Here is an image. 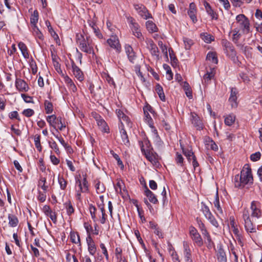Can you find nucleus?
Returning a JSON list of instances; mask_svg holds the SVG:
<instances>
[{
	"mask_svg": "<svg viewBox=\"0 0 262 262\" xmlns=\"http://www.w3.org/2000/svg\"><path fill=\"white\" fill-rule=\"evenodd\" d=\"M262 215L261 204L256 201L251 203L250 210L244 208L243 211V219L244 221L245 230L248 233H255L256 231V227L253 225L250 217L254 219H259Z\"/></svg>",
	"mask_w": 262,
	"mask_h": 262,
	"instance_id": "obj_1",
	"label": "nucleus"
},
{
	"mask_svg": "<svg viewBox=\"0 0 262 262\" xmlns=\"http://www.w3.org/2000/svg\"><path fill=\"white\" fill-rule=\"evenodd\" d=\"M253 181L251 169L247 164L243 167L240 175H235L233 180L235 187L241 188L244 187L248 184H252Z\"/></svg>",
	"mask_w": 262,
	"mask_h": 262,
	"instance_id": "obj_2",
	"label": "nucleus"
},
{
	"mask_svg": "<svg viewBox=\"0 0 262 262\" xmlns=\"http://www.w3.org/2000/svg\"><path fill=\"white\" fill-rule=\"evenodd\" d=\"M81 38H78L77 42L79 43V49L83 52L87 54H94V50L91 45L90 39L87 37L85 39L82 35H80Z\"/></svg>",
	"mask_w": 262,
	"mask_h": 262,
	"instance_id": "obj_3",
	"label": "nucleus"
},
{
	"mask_svg": "<svg viewBox=\"0 0 262 262\" xmlns=\"http://www.w3.org/2000/svg\"><path fill=\"white\" fill-rule=\"evenodd\" d=\"M141 150L142 154L145 156L146 158L154 166H158L159 162L158 161V155L155 152L149 149H145L144 147L143 143L140 144Z\"/></svg>",
	"mask_w": 262,
	"mask_h": 262,
	"instance_id": "obj_4",
	"label": "nucleus"
},
{
	"mask_svg": "<svg viewBox=\"0 0 262 262\" xmlns=\"http://www.w3.org/2000/svg\"><path fill=\"white\" fill-rule=\"evenodd\" d=\"M127 20L134 35L139 40H142L143 39V37L140 29L139 25L132 17H128Z\"/></svg>",
	"mask_w": 262,
	"mask_h": 262,
	"instance_id": "obj_5",
	"label": "nucleus"
},
{
	"mask_svg": "<svg viewBox=\"0 0 262 262\" xmlns=\"http://www.w3.org/2000/svg\"><path fill=\"white\" fill-rule=\"evenodd\" d=\"M134 8L138 14L143 19L152 18V16L146 7L142 4H134Z\"/></svg>",
	"mask_w": 262,
	"mask_h": 262,
	"instance_id": "obj_6",
	"label": "nucleus"
},
{
	"mask_svg": "<svg viewBox=\"0 0 262 262\" xmlns=\"http://www.w3.org/2000/svg\"><path fill=\"white\" fill-rule=\"evenodd\" d=\"M222 45L227 55L231 58H234L236 55V52L232 44L227 39H223Z\"/></svg>",
	"mask_w": 262,
	"mask_h": 262,
	"instance_id": "obj_7",
	"label": "nucleus"
},
{
	"mask_svg": "<svg viewBox=\"0 0 262 262\" xmlns=\"http://www.w3.org/2000/svg\"><path fill=\"white\" fill-rule=\"evenodd\" d=\"M236 20L239 24L244 32L249 33L250 31V23L248 18L244 14H239L236 16Z\"/></svg>",
	"mask_w": 262,
	"mask_h": 262,
	"instance_id": "obj_8",
	"label": "nucleus"
},
{
	"mask_svg": "<svg viewBox=\"0 0 262 262\" xmlns=\"http://www.w3.org/2000/svg\"><path fill=\"white\" fill-rule=\"evenodd\" d=\"M107 43L109 46L114 49L117 53L121 52V46L117 36L112 35L110 38L107 40Z\"/></svg>",
	"mask_w": 262,
	"mask_h": 262,
	"instance_id": "obj_9",
	"label": "nucleus"
},
{
	"mask_svg": "<svg viewBox=\"0 0 262 262\" xmlns=\"http://www.w3.org/2000/svg\"><path fill=\"white\" fill-rule=\"evenodd\" d=\"M182 151L183 154L187 158L188 161L190 162L192 161V164L194 169L199 166V164L196 160V158L191 149L189 150L182 148Z\"/></svg>",
	"mask_w": 262,
	"mask_h": 262,
	"instance_id": "obj_10",
	"label": "nucleus"
},
{
	"mask_svg": "<svg viewBox=\"0 0 262 262\" xmlns=\"http://www.w3.org/2000/svg\"><path fill=\"white\" fill-rule=\"evenodd\" d=\"M191 121L197 130H202L204 124L200 117L195 113H191Z\"/></svg>",
	"mask_w": 262,
	"mask_h": 262,
	"instance_id": "obj_11",
	"label": "nucleus"
},
{
	"mask_svg": "<svg viewBox=\"0 0 262 262\" xmlns=\"http://www.w3.org/2000/svg\"><path fill=\"white\" fill-rule=\"evenodd\" d=\"M15 84L16 89L20 92H27L29 90L27 83L21 79L16 78Z\"/></svg>",
	"mask_w": 262,
	"mask_h": 262,
	"instance_id": "obj_12",
	"label": "nucleus"
},
{
	"mask_svg": "<svg viewBox=\"0 0 262 262\" xmlns=\"http://www.w3.org/2000/svg\"><path fill=\"white\" fill-rule=\"evenodd\" d=\"M238 92L236 88H230V95L228 101L231 103L232 107H236L237 106V94Z\"/></svg>",
	"mask_w": 262,
	"mask_h": 262,
	"instance_id": "obj_13",
	"label": "nucleus"
},
{
	"mask_svg": "<svg viewBox=\"0 0 262 262\" xmlns=\"http://www.w3.org/2000/svg\"><path fill=\"white\" fill-rule=\"evenodd\" d=\"M72 72L75 77L80 81H82L84 79V75L81 69L77 67L74 61L72 60Z\"/></svg>",
	"mask_w": 262,
	"mask_h": 262,
	"instance_id": "obj_14",
	"label": "nucleus"
},
{
	"mask_svg": "<svg viewBox=\"0 0 262 262\" xmlns=\"http://www.w3.org/2000/svg\"><path fill=\"white\" fill-rule=\"evenodd\" d=\"M196 13L197 9L195 4L194 3H191L189 4V8L187 11V14L193 23H195L198 21Z\"/></svg>",
	"mask_w": 262,
	"mask_h": 262,
	"instance_id": "obj_15",
	"label": "nucleus"
},
{
	"mask_svg": "<svg viewBox=\"0 0 262 262\" xmlns=\"http://www.w3.org/2000/svg\"><path fill=\"white\" fill-rule=\"evenodd\" d=\"M76 183L78 185L79 188L80 189V192L89 193V184L85 176L83 178L82 181L79 179L77 180Z\"/></svg>",
	"mask_w": 262,
	"mask_h": 262,
	"instance_id": "obj_16",
	"label": "nucleus"
},
{
	"mask_svg": "<svg viewBox=\"0 0 262 262\" xmlns=\"http://www.w3.org/2000/svg\"><path fill=\"white\" fill-rule=\"evenodd\" d=\"M125 51L129 61L132 63H134L136 56L131 46L129 45H126L125 46Z\"/></svg>",
	"mask_w": 262,
	"mask_h": 262,
	"instance_id": "obj_17",
	"label": "nucleus"
},
{
	"mask_svg": "<svg viewBox=\"0 0 262 262\" xmlns=\"http://www.w3.org/2000/svg\"><path fill=\"white\" fill-rule=\"evenodd\" d=\"M204 6L207 13L210 16L211 19L217 20L218 19V14L212 9L210 4L206 1H204Z\"/></svg>",
	"mask_w": 262,
	"mask_h": 262,
	"instance_id": "obj_18",
	"label": "nucleus"
},
{
	"mask_svg": "<svg viewBox=\"0 0 262 262\" xmlns=\"http://www.w3.org/2000/svg\"><path fill=\"white\" fill-rule=\"evenodd\" d=\"M183 247L184 249V255L185 261L186 262H193L191 259V253L189 244L186 242H184Z\"/></svg>",
	"mask_w": 262,
	"mask_h": 262,
	"instance_id": "obj_19",
	"label": "nucleus"
},
{
	"mask_svg": "<svg viewBox=\"0 0 262 262\" xmlns=\"http://www.w3.org/2000/svg\"><path fill=\"white\" fill-rule=\"evenodd\" d=\"M144 194L148 198L150 202L153 204H157L158 202L155 194L150 191L146 185H145Z\"/></svg>",
	"mask_w": 262,
	"mask_h": 262,
	"instance_id": "obj_20",
	"label": "nucleus"
},
{
	"mask_svg": "<svg viewBox=\"0 0 262 262\" xmlns=\"http://www.w3.org/2000/svg\"><path fill=\"white\" fill-rule=\"evenodd\" d=\"M214 74L213 69H211L209 71H207V73L203 76V84L206 85H208L210 83L211 80L214 78Z\"/></svg>",
	"mask_w": 262,
	"mask_h": 262,
	"instance_id": "obj_21",
	"label": "nucleus"
},
{
	"mask_svg": "<svg viewBox=\"0 0 262 262\" xmlns=\"http://www.w3.org/2000/svg\"><path fill=\"white\" fill-rule=\"evenodd\" d=\"M96 119L97 122V124L100 127V129L104 133H108L109 127L104 120L102 119L100 116L96 117Z\"/></svg>",
	"mask_w": 262,
	"mask_h": 262,
	"instance_id": "obj_22",
	"label": "nucleus"
},
{
	"mask_svg": "<svg viewBox=\"0 0 262 262\" xmlns=\"http://www.w3.org/2000/svg\"><path fill=\"white\" fill-rule=\"evenodd\" d=\"M148 48L152 56H155L156 60H159L160 57L159 54V49L152 41L150 42Z\"/></svg>",
	"mask_w": 262,
	"mask_h": 262,
	"instance_id": "obj_23",
	"label": "nucleus"
},
{
	"mask_svg": "<svg viewBox=\"0 0 262 262\" xmlns=\"http://www.w3.org/2000/svg\"><path fill=\"white\" fill-rule=\"evenodd\" d=\"M120 132L123 143L127 147L129 146L130 142L128 139V137L126 130L124 128L123 125H122V127L120 129Z\"/></svg>",
	"mask_w": 262,
	"mask_h": 262,
	"instance_id": "obj_24",
	"label": "nucleus"
},
{
	"mask_svg": "<svg viewBox=\"0 0 262 262\" xmlns=\"http://www.w3.org/2000/svg\"><path fill=\"white\" fill-rule=\"evenodd\" d=\"M64 80L70 91L75 93L77 91V88L73 80L68 76H66L64 78Z\"/></svg>",
	"mask_w": 262,
	"mask_h": 262,
	"instance_id": "obj_25",
	"label": "nucleus"
},
{
	"mask_svg": "<svg viewBox=\"0 0 262 262\" xmlns=\"http://www.w3.org/2000/svg\"><path fill=\"white\" fill-rule=\"evenodd\" d=\"M57 119L58 117H57L55 115L48 116L46 117L47 121L49 124V125L55 129H56Z\"/></svg>",
	"mask_w": 262,
	"mask_h": 262,
	"instance_id": "obj_26",
	"label": "nucleus"
},
{
	"mask_svg": "<svg viewBox=\"0 0 262 262\" xmlns=\"http://www.w3.org/2000/svg\"><path fill=\"white\" fill-rule=\"evenodd\" d=\"M18 46L23 57L25 59H28L29 58V54L26 45L24 42H20L18 43Z\"/></svg>",
	"mask_w": 262,
	"mask_h": 262,
	"instance_id": "obj_27",
	"label": "nucleus"
},
{
	"mask_svg": "<svg viewBox=\"0 0 262 262\" xmlns=\"http://www.w3.org/2000/svg\"><path fill=\"white\" fill-rule=\"evenodd\" d=\"M224 122L227 126H231L235 122V115L233 114H230L227 116H224Z\"/></svg>",
	"mask_w": 262,
	"mask_h": 262,
	"instance_id": "obj_28",
	"label": "nucleus"
},
{
	"mask_svg": "<svg viewBox=\"0 0 262 262\" xmlns=\"http://www.w3.org/2000/svg\"><path fill=\"white\" fill-rule=\"evenodd\" d=\"M216 256L219 262H227L226 253L222 248L219 249Z\"/></svg>",
	"mask_w": 262,
	"mask_h": 262,
	"instance_id": "obj_29",
	"label": "nucleus"
},
{
	"mask_svg": "<svg viewBox=\"0 0 262 262\" xmlns=\"http://www.w3.org/2000/svg\"><path fill=\"white\" fill-rule=\"evenodd\" d=\"M194 243L198 246L201 247L203 245V239L199 233L190 236Z\"/></svg>",
	"mask_w": 262,
	"mask_h": 262,
	"instance_id": "obj_30",
	"label": "nucleus"
},
{
	"mask_svg": "<svg viewBox=\"0 0 262 262\" xmlns=\"http://www.w3.org/2000/svg\"><path fill=\"white\" fill-rule=\"evenodd\" d=\"M146 27L150 33L156 32L158 31V28L156 24L151 20H148L146 22Z\"/></svg>",
	"mask_w": 262,
	"mask_h": 262,
	"instance_id": "obj_31",
	"label": "nucleus"
},
{
	"mask_svg": "<svg viewBox=\"0 0 262 262\" xmlns=\"http://www.w3.org/2000/svg\"><path fill=\"white\" fill-rule=\"evenodd\" d=\"M63 205L66 209L67 213L69 216H71L74 213L75 210L70 201L64 203Z\"/></svg>",
	"mask_w": 262,
	"mask_h": 262,
	"instance_id": "obj_32",
	"label": "nucleus"
},
{
	"mask_svg": "<svg viewBox=\"0 0 262 262\" xmlns=\"http://www.w3.org/2000/svg\"><path fill=\"white\" fill-rule=\"evenodd\" d=\"M70 239L72 243L79 244V246H81L80 236L77 232H71Z\"/></svg>",
	"mask_w": 262,
	"mask_h": 262,
	"instance_id": "obj_33",
	"label": "nucleus"
},
{
	"mask_svg": "<svg viewBox=\"0 0 262 262\" xmlns=\"http://www.w3.org/2000/svg\"><path fill=\"white\" fill-rule=\"evenodd\" d=\"M9 225L12 227H16L18 223V220L17 217L14 214H9L8 215Z\"/></svg>",
	"mask_w": 262,
	"mask_h": 262,
	"instance_id": "obj_34",
	"label": "nucleus"
},
{
	"mask_svg": "<svg viewBox=\"0 0 262 262\" xmlns=\"http://www.w3.org/2000/svg\"><path fill=\"white\" fill-rule=\"evenodd\" d=\"M39 18V13L37 10L33 11L30 17V23L32 26H36Z\"/></svg>",
	"mask_w": 262,
	"mask_h": 262,
	"instance_id": "obj_35",
	"label": "nucleus"
},
{
	"mask_svg": "<svg viewBox=\"0 0 262 262\" xmlns=\"http://www.w3.org/2000/svg\"><path fill=\"white\" fill-rule=\"evenodd\" d=\"M144 115H145V120L146 122L148 124L150 128L154 129V133H156V134H158L157 130L155 128V127L154 126L153 120H152L151 117H150V115L149 114V113H147L146 114H144Z\"/></svg>",
	"mask_w": 262,
	"mask_h": 262,
	"instance_id": "obj_36",
	"label": "nucleus"
},
{
	"mask_svg": "<svg viewBox=\"0 0 262 262\" xmlns=\"http://www.w3.org/2000/svg\"><path fill=\"white\" fill-rule=\"evenodd\" d=\"M45 110L46 114H51L53 111V105L51 102L46 100L44 102Z\"/></svg>",
	"mask_w": 262,
	"mask_h": 262,
	"instance_id": "obj_37",
	"label": "nucleus"
},
{
	"mask_svg": "<svg viewBox=\"0 0 262 262\" xmlns=\"http://www.w3.org/2000/svg\"><path fill=\"white\" fill-rule=\"evenodd\" d=\"M201 37L205 42L211 43L214 40V37L207 33H203L201 34Z\"/></svg>",
	"mask_w": 262,
	"mask_h": 262,
	"instance_id": "obj_38",
	"label": "nucleus"
},
{
	"mask_svg": "<svg viewBox=\"0 0 262 262\" xmlns=\"http://www.w3.org/2000/svg\"><path fill=\"white\" fill-rule=\"evenodd\" d=\"M156 91L158 94L160 99L164 101L165 100V96L164 93L163 88L159 84H157L156 86Z\"/></svg>",
	"mask_w": 262,
	"mask_h": 262,
	"instance_id": "obj_39",
	"label": "nucleus"
},
{
	"mask_svg": "<svg viewBox=\"0 0 262 262\" xmlns=\"http://www.w3.org/2000/svg\"><path fill=\"white\" fill-rule=\"evenodd\" d=\"M206 59L213 63H217L218 60L216 54L215 52H209L207 55Z\"/></svg>",
	"mask_w": 262,
	"mask_h": 262,
	"instance_id": "obj_40",
	"label": "nucleus"
},
{
	"mask_svg": "<svg viewBox=\"0 0 262 262\" xmlns=\"http://www.w3.org/2000/svg\"><path fill=\"white\" fill-rule=\"evenodd\" d=\"M183 89L185 91V94L187 97L189 99H191L192 98V91L189 84L187 82H184L183 84Z\"/></svg>",
	"mask_w": 262,
	"mask_h": 262,
	"instance_id": "obj_41",
	"label": "nucleus"
},
{
	"mask_svg": "<svg viewBox=\"0 0 262 262\" xmlns=\"http://www.w3.org/2000/svg\"><path fill=\"white\" fill-rule=\"evenodd\" d=\"M46 25L48 29V31L50 33L51 35L55 39H59L57 34L54 31L53 28L52 27L50 22L49 20H46Z\"/></svg>",
	"mask_w": 262,
	"mask_h": 262,
	"instance_id": "obj_42",
	"label": "nucleus"
},
{
	"mask_svg": "<svg viewBox=\"0 0 262 262\" xmlns=\"http://www.w3.org/2000/svg\"><path fill=\"white\" fill-rule=\"evenodd\" d=\"M205 217L210 222L212 226L216 228L219 227V223L211 212L209 213Z\"/></svg>",
	"mask_w": 262,
	"mask_h": 262,
	"instance_id": "obj_43",
	"label": "nucleus"
},
{
	"mask_svg": "<svg viewBox=\"0 0 262 262\" xmlns=\"http://www.w3.org/2000/svg\"><path fill=\"white\" fill-rule=\"evenodd\" d=\"M32 32L36 37L41 40L43 39V36L37 26H32Z\"/></svg>",
	"mask_w": 262,
	"mask_h": 262,
	"instance_id": "obj_44",
	"label": "nucleus"
},
{
	"mask_svg": "<svg viewBox=\"0 0 262 262\" xmlns=\"http://www.w3.org/2000/svg\"><path fill=\"white\" fill-rule=\"evenodd\" d=\"M34 144L36 149L40 152L42 150V146L40 144V136L36 135L34 136Z\"/></svg>",
	"mask_w": 262,
	"mask_h": 262,
	"instance_id": "obj_45",
	"label": "nucleus"
},
{
	"mask_svg": "<svg viewBox=\"0 0 262 262\" xmlns=\"http://www.w3.org/2000/svg\"><path fill=\"white\" fill-rule=\"evenodd\" d=\"M95 188L97 193H101L105 191V187L103 184L98 181L95 184Z\"/></svg>",
	"mask_w": 262,
	"mask_h": 262,
	"instance_id": "obj_46",
	"label": "nucleus"
},
{
	"mask_svg": "<svg viewBox=\"0 0 262 262\" xmlns=\"http://www.w3.org/2000/svg\"><path fill=\"white\" fill-rule=\"evenodd\" d=\"M183 41L186 50H189L191 48L192 45L193 44V41L192 39L186 37L183 38Z\"/></svg>",
	"mask_w": 262,
	"mask_h": 262,
	"instance_id": "obj_47",
	"label": "nucleus"
},
{
	"mask_svg": "<svg viewBox=\"0 0 262 262\" xmlns=\"http://www.w3.org/2000/svg\"><path fill=\"white\" fill-rule=\"evenodd\" d=\"M175 160H176V163L178 165H179L181 166H183L184 158L181 154H179L178 152L176 153Z\"/></svg>",
	"mask_w": 262,
	"mask_h": 262,
	"instance_id": "obj_48",
	"label": "nucleus"
},
{
	"mask_svg": "<svg viewBox=\"0 0 262 262\" xmlns=\"http://www.w3.org/2000/svg\"><path fill=\"white\" fill-rule=\"evenodd\" d=\"M58 183L61 190H65L67 186V181L62 177H58Z\"/></svg>",
	"mask_w": 262,
	"mask_h": 262,
	"instance_id": "obj_49",
	"label": "nucleus"
},
{
	"mask_svg": "<svg viewBox=\"0 0 262 262\" xmlns=\"http://www.w3.org/2000/svg\"><path fill=\"white\" fill-rule=\"evenodd\" d=\"M49 144L50 147L52 149H53L55 151V152H56V154H57V155L60 154V151L58 146L55 141H49Z\"/></svg>",
	"mask_w": 262,
	"mask_h": 262,
	"instance_id": "obj_50",
	"label": "nucleus"
},
{
	"mask_svg": "<svg viewBox=\"0 0 262 262\" xmlns=\"http://www.w3.org/2000/svg\"><path fill=\"white\" fill-rule=\"evenodd\" d=\"M213 203H214V207L217 209V211L220 213H223L222 209L220 205L219 198L217 193H216V194L215 200H214Z\"/></svg>",
	"mask_w": 262,
	"mask_h": 262,
	"instance_id": "obj_51",
	"label": "nucleus"
},
{
	"mask_svg": "<svg viewBox=\"0 0 262 262\" xmlns=\"http://www.w3.org/2000/svg\"><path fill=\"white\" fill-rule=\"evenodd\" d=\"M54 67L56 71L58 73H62V71L60 68V63L56 60V57L54 56L53 57V54L52 55Z\"/></svg>",
	"mask_w": 262,
	"mask_h": 262,
	"instance_id": "obj_52",
	"label": "nucleus"
},
{
	"mask_svg": "<svg viewBox=\"0 0 262 262\" xmlns=\"http://www.w3.org/2000/svg\"><path fill=\"white\" fill-rule=\"evenodd\" d=\"M158 45L160 47L162 53L165 55L166 58H168V53L167 47L164 45L162 41H158Z\"/></svg>",
	"mask_w": 262,
	"mask_h": 262,
	"instance_id": "obj_53",
	"label": "nucleus"
},
{
	"mask_svg": "<svg viewBox=\"0 0 262 262\" xmlns=\"http://www.w3.org/2000/svg\"><path fill=\"white\" fill-rule=\"evenodd\" d=\"M111 153L113 157L117 160V164L121 166V169H123L124 168V165L119 156L117 154L115 153L113 150H111Z\"/></svg>",
	"mask_w": 262,
	"mask_h": 262,
	"instance_id": "obj_54",
	"label": "nucleus"
},
{
	"mask_svg": "<svg viewBox=\"0 0 262 262\" xmlns=\"http://www.w3.org/2000/svg\"><path fill=\"white\" fill-rule=\"evenodd\" d=\"M201 211L203 212L205 216L211 213L209 207L204 203H201Z\"/></svg>",
	"mask_w": 262,
	"mask_h": 262,
	"instance_id": "obj_55",
	"label": "nucleus"
},
{
	"mask_svg": "<svg viewBox=\"0 0 262 262\" xmlns=\"http://www.w3.org/2000/svg\"><path fill=\"white\" fill-rule=\"evenodd\" d=\"M57 124L60 125V126H58V128L60 130H62L66 127L63 119L61 117H58Z\"/></svg>",
	"mask_w": 262,
	"mask_h": 262,
	"instance_id": "obj_56",
	"label": "nucleus"
},
{
	"mask_svg": "<svg viewBox=\"0 0 262 262\" xmlns=\"http://www.w3.org/2000/svg\"><path fill=\"white\" fill-rule=\"evenodd\" d=\"M89 210L91 215V217L92 219L95 222L96 221V207L93 206L92 204L90 205L89 206Z\"/></svg>",
	"mask_w": 262,
	"mask_h": 262,
	"instance_id": "obj_57",
	"label": "nucleus"
},
{
	"mask_svg": "<svg viewBox=\"0 0 262 262\" xmlns=\"http://www.w3.org/2000/svg\"><path fill=\"white\" fill-rule=\"evenodd\" d=\"M46 183V180L45 178H41L38 182V186H40L41 189L44 191H46L48 188V186L45 185Z\"/></svg>",
	"mask_w": 262,
	"mask_h": 262,
	"instance_id": "obj_58",
	"label": "nucleus"
},
{
	"mask_svg": "<svg viewBox=\"0 0 262 262\" xmlns=\"http://www.w3.org/2000/svg\"><path fill=\"white\" fill-rule=\"evenodd\" d=\"M22 114L27 117H30L34 114V111L31 108H27L24 110Z\"/></svg>",
	"mask_w": 262,
	"mask_h": 262,
	"instance_id": "obj_59",
	"label": "nucleus"
},
{
	"mask_svg": "<svg viewBox=\"0 0 262 262\" xmlns=\"http://www.w3.org/2000/svg\"><path fill=\"white\" fill-rule=\"evenodd\" d=\"M88 245V250L90 254L94 255L96 252V247L95 243L90 244Z\"/></svg>",
	"mask_w": 262,
	"mask_h": 262,
	"instance_id": "obj_60",
	"label": "nucleus"
},
{
	"mask_svg": "<svg viewBox=\"0 0 262 262\" xmlns=\"http://www.w3.org/2000/svg\"><path fill=\"white\" fill-rule=\"evenodd\" d=\"M261 157V154L260 152H256L254 154H252L250 156V159L251 161L253 162L257 161L260 159Z\"/></svg>",
	"mask_w": 262,
	"mask_h": 262,
	"instance_id": "obj_61",
	"label": "nucleus"
},
{
	"mask_svg": "<svg viewBox=\"0 0 262 262\" xmlns=\"http://www.w3.org/2000/svg\"><path fill=\"white\" fill-rule=\"evenodd\" d=\"M30 66L32 70V74H35L37 71V67L35 61L32 58L30 62Z\"/></svg>",
	"mask_w": 262,
	"mask_h": 262,
	"instance_id": "obj_62",
	"label": "nucleus"
},
{
	"mask_svg": "<svg viewBox=\"0 0 262 262\" xmlns=\"http://www.w3.org/2000/svg\"><path fill=\"white\" fill-rule=\"evenodd\" d=\"M205 239H206L205 243L206 244V246L209 249H211L213 247H214V243L212 241L210 236L208 237L207 238H206Z\"/></svg>",
	"mask_w": 262,
	"mask_h": 262,
	"instance_id": "obj_63",
	"label": "nucleus"
},
{
	"mask_svg": "<svg viewBox=\"0 0 262 262\" xmlns=\"http://www.w3.org/2000/svg\"><path fill=\"white\" fill-rule=\"evenodd\" d=\"M21 97L26 103H33V97L25 94H21Z\"/></svg>",
	"mask_w": 262,
	"mask_h": 262,
	"instance_id": "obj_64",
	"label": "nucleus"
}]
</instances>
